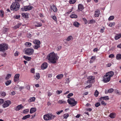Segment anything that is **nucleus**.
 <instances>
[{"mask_svg":"<svg viewBox=\"0 0 121 121\" xmlns=\"http://www.w3.org/2000/svg\"><path fill=\"white\" fill-rule=\"evenodd\" d=\"M59 57L57 54L54 52H52L48 54L46 58L52 63L55 64L56 63V60Z\"/></svg>","mask_w":121,"mask_h":121,"instance_id":"obj_1","label":"nucleus"},{"mask_svg":"<svg viewBox=\"0 0 121 121\" xmlns=\"http://www.w3.org/2000/svg\"><path fill=\"white\" fill-rule=\"evenodd\" d=\"M56 117L55 115L50 114H47L44 115L43 118L45 120L48 121L53 119Z\"/></svg>","mask_w":121,"mask_h":121,"instance_id":"obj_2","label":"nucleus"},{"mask_svg":"<svg viewBox=\"0 0 121 121\" xmlns=\"http://www.w3.org/2000/svg\"><path fill=\"white\" fill-rule=\"evenodd\" d=\"M19 7V4L14 2L12 3L10 7V9L11 10L17 11L18 10Z\"/></svg>","mask_w":121,"mask_h":121,"instance_id":"obj_3","label":"nucleus"},{"mask_svg":"<svg viewBox=\"0 0 121 121\" xmlns=\"http://www.w3.org/2000/svg\"><path fill=\"white\" fill-rule=\"evenodd\" d=\"M69 104L72 105V106L75 105L77 103V102L75 101L74 98H70L67 100Z\"/></svg>","mask_w":121,"mask_h":121,"instance_id":"obj_4","label":"nucleus"},{"mask_svg":"<svg viewBox=\"0 0 121 121\" xmlns=\"http://www.w3.org/2000/svg\"><path fill=\"white\" fill-rule=\"evenodd\" d=\"M8 48L7 45L4 43L0 44V51L3 52L7 50Z\"/></svg>","mask_w":121,"mask_h":121,"instance_id":"obj_5","label":"nucleus"},{"mask_svg":"<svg viewBox=\"0 0 121 121\" xmlns=\"http://www.w3.org/2000/svg\"><path fill=\"white\" fill-rule=\"evenodd\" d=\"M34 52L33 49L28 48L26 49L25 51V54L29 56L32 55Z\"/></svg>","mask_w":121,"mask_h":121,"instance_id":"obj_6","label":"nucleus"},{"mask_svg":"<svg viewBox=\"0 0 121 121\" xmlns=\"http://www.w3.org/2000/svg\"><path fill=\"white\" fill-rule=\"evenodd\" d=\"M110 77L108 76L106 74L103 77V80L104 82H107L110 81Z\"/></svg>","mask_w":121,"mask_h":121,"instance_id":"obj_7","label":"nucleus"},{"mask_svg":"<svg viewBox=\"0 0 121 121\" xmlns=\"http://www.w3.org/2000/svg\"><path fill=\"white\" fill-rule=\"evenodd\" d=\"M87 78L89 79V80L87 81V82L88 83H92L95 81L94 79L92 78V76L88 77Z\"/></svg>","mask_w":121,"mask_h":121,"instance_id":"obj_8","label":"nucleus"},{"mask_svg":"<svg viewBox=\"0 0 121 121\" xmlns=\"http://www.w3.org/2000/svg\"><path fill=\"white\" fill-rule=\"evenodd\" d=\"M33 8L32 6L30 5L24 6V9L25 11H27L31 10Z\"/></svg>","mask_w":121,"mask_h":121,"instance_id":"obj_9","label":"nucleus"},{"mask_svg":"<svg viewBox=\"0 0 121 121\" xmlns=\"http://www.w3.org/2000/svg\"><path fill=\"white\" fill-rule=\"evenodd\" d=\"M48 66L47 63L45 62H44L42 64L41 66V69L42 70L45 69L47 68Z\"/></svg>","mask_w":121,"mask_h":121,"instance_id":"obj_10","label":"nucleus"},{"mask_svg":"<svg viewBox=\"0 0 121 121\" xmlns=\"http://www.w3.org/2000/svg\"><path fill=\"white\" fill-rule=\"evenodd\" d=\"M20 74H17L15 75L14 77V82H15L18 81L19 80V78Z\"/></svg>","mask_w":121,"mask_h":121,"instance_id":"obj_11","label":"nucleus"},{"mask_svg":"<svg viewBox=\"0 0 121 121\" xmlns=\"http://www.w3.org/2000/svg\"><path fill=\"white\" fill-rule=\"evenodd\" d=\"M109 99L108 96H106L104 97H101L99 98L100 101H102L103 100H107Z\"/></svg>","mask_w":121,"mask_h":121,"instance_id":"obj_12","label":"nucleus"},{"mask_svg":"<svg viewBox=\"0 0 121 121\" xmlns=\"http://www.w3.org/2000/svg\"><path fill=\"white\" fill-rule=\"evenodd\" d=\"M23 107V106L22 105L20 104L18 105L15 108V110L16 111H19Z\"/></svg>","mask_w":121,"mask_h":121,"instance_id":"obj_13","label":"nucleus"},{"mask_svg":"<svg viewBox=\"0 0 121 121\" xmlns=\"http://www.w3.org/2000/svg\"><path fill=\"white\" fill-rule=\"evenodd\" d=\"M108 76L111 78L114 74V73L112 71H111L107 73L106 74Z\"/></svg>","mask_w":121,"mask_h":121,"instance_id":"obj_14","label":"nucleus"},{"mask_svg":"<svg viewBox=\"0 0 121 121\" xmlns=\"http://www.w3.org/2000/svg\"><path fill=\"white\" fill-rule=\"evenodd\" d=\"M121 37V33L119 34H117L115 37V39L116 40H117Z\"/></svg>","mask_w":121,"mask_h":121,"instance_id":"obj_15","label":"nucleus"},{"mask_svg":"<svg viewBox=\"0 0 121 121\" xmlns=\"http://www.w3.org/2000/svg\"><path fill=\"white\" fill-rule=\"evenodd\" d=\"M33 43L36 45H40V41L38 40L35 39L33 41Z\"/></svg>","mask_w":121,"mask_h":121,"instance_id":"obj_16","label":"nucleus"},{"mask_svg":"<svg viewBox=\"0 0 121 121\" xmlns=\"http://www.w3.org/2000/svg\"><path fill=\"white\" fill-rule=\"evenodd\" d=\"M36 110V108H31L30 110V113L32 114L35 112Z\"/></svg>","mask_w":121,"mask_h":121,"instance_id":"obj_17","label":"nucleus"},{"mask_svg":"<svg viewBox=\"0 0 121 121\" xmlns=\"http://www.w3.org/2000/svg\"><path fill=\"white\" fill-rule=\"evenodd\" d=\"M23 58H24L25 60L27 61H29L31 60V57L26 56H23Z\"/></svg>","mask_w":121,"mask_h":121,"instance_id":"obj_18","label":"nucleus"},{"mask_svg":"<svg viewBox=\"0 0 121 121\" xmlns=\"http://www.w3.org/2000/svg\"><path fill=\"white\" fill-rule=\"evenodd\" d=\"M84 8L83 5L81 4H79L78 6V9L80 11H81Z\"/></svg>","mask_w":121,"mask_h":121,"instance_id":"obj_19","label":"nucleus"},{"mask_svg":"<svg viewBox=\"0 0 121 121\" xmlns=\"http://www.w3.org/2000/svg\"><path fill=\"white\" fill-rule=\"evenodd\" d=\"M80 25L78 22H75L73 23V26L77 27H78Z\"/></svg>","mask_w":121,"mask_h":121,"instance_id":"obj_20","label":"nucleus"},{"mask_svg":"<svg viewBox=\"0 0 121 121\" xmlns=\"http://www.w3.org/2000/svg\"><path fill=\"white\" fill-rule=\"evenodd\" d=\"M36 98L34 97H33L30 98L28 101L29 102H31L34 101L35 100Z\"/></svg>","mask_w":121,"mask_h":121,"instance_id":"obj_21","label":"nucleus"},{"mask_svg":"<svg viewBox=\"0 0 121 121\" xmlns=\"http://www.w3.org/2000/svg\"><path fill=\"white\" fill-rule=\"evenodd\" d=\"M109 117L112 118H113L116 117V114L115 113H111L109 115Z\"/></svg>","mask_w":121,"mask_h":121,"instance_id":"obj_22","label":"nucleus"},{"mask_svg":"<svg viewBox=\"0 0 121 121\" xmlns=\"http://www.w3.org/2000/svg\"><path fill=\"white\" fill-rule=\"evenodd\" d=\"M95 22V21L94 19H92L88 21V24H92Z\"/></svg>","mask_w":121,"mask_h":121,"instance_id":"obj_23","label":"nucleus"},{"mask_svg":"<svg viewBox=\"0 0 121 121\" xmlns=\"http://www.w3.org/2000/svg\"><path fill=\"white\" fill-rule=\"evenodd\" d=\"M30 117V114H28L24 116L22 118V119L23 120H25L27 118H29Z\"/></svg>","mask_w":121,"mask_h":121,"instance_id":"obj_24","label":"nucleus"},{"mask_svg":"<svg viewBox=\"0 0 121 121\" xmlns=\"http://www.w3.org/2000/svg\"><path fill=\"white\" fill-rule=\"evenodd\" d=\"M63 76V75L62 74H59L57 75L56 76V78L58 79H60L62 78Z\"/></svg>","mask_w":121,"mask_h":121,"instance_id":"obj_25","label":"nucleus"},{"mask_svg":"<svg viewBox=\"0 0 121 121\" xmlns=\"http://www.w3.org/2000/svg\"><path fill=\"white\" fill-rule=\"evenodd\" d=\"M116 59L117 60H120L121 59V54L119 53L116 55Z\"/></svg>","mask_w":121,"mask_h":121,"instance_id":"obj_26","label":"nucleus"},{"mask_svg":"<svg viewBox=\"0 0 121 121\" xmlns=\"http://www.w3.org/2000/svg\"><path fill=\"white\" fill-rule=\"evenodd\" d=\"M51 8L54 12H56L57 11V9L56 7L54 5H53L51 7Z\"/></svg>","mask_w":121,"mask_h":121,"instance_id":"obj_27","label":"nucleus"},{"mask_svg":"<svg viewBox=\"0 0 121 121\" xmlns=\"http://www.w3.org/2000/svg\"><path fill=\"white\" fill-rule=\"evenodd\" d=\"M35 78L37 80L38 79L40 78V74L38 73H36V75L35 76Z\"/></svg>","mask_w":121,"mask_h":121,"instance_id":"obj_28","label":"nucleus"},{"mask_svg":"<svg viewBox=\"0 0 121 121\" xmlns=\"http://www.w3.org/2000/svg\"><path fill=\"white\" fill-rule=\"evenodd\" d=\"M3 107V108H5L8 107V101H6L2 105Z\"/></svg>","mask_w":121,"mask_h":121,"instance_id":"obj_29","label":"nucleus"},{"mask_svg":"<svg viewBox=\"0 0 121 121\" xmlns=\"http://www.w3.org/2000/svg\"><path fill=\"white\" fill-rule=\"evenodd\" d=\"M115 25V22H113L110 23L108 25V26L109 27H112L113 26Z\"/></svg>","mask_w":121,"mask_h":121,"instance_id":"obj_30","label":"nucleus"},{"mask_svg":"<svg viewBox=\"0 0 121 121\" xmlns=\"http://www.w3.org/2000/svg\"><path fill=\"white\" fill-rule=\"evenodd\" d=\"M25 44L26 47H29L31 45V44L29 42H26L25 43Z\"/></svg>","mask_w":121,"mask_h":121,"instance_id":"obj_31","label":"nucleus"},{"mask_svg":"<svg viewBox=\"0 0 121 121\" xmlns=\"http://www.w3.org/2000/svg\"><path fill=\"white\" fill-rule=\"evenodd\" d=\"M100 14V11L98 10H96L95 12V15H99Z\"/></svg>","mask_w":121,"mask_h":121,"instance_id":"obj_32","label":"nucleus"},{"mask_svg":"<svg viewBox=\"0 0 121 121\" xmlns=\"http://www.w3.org/2000/svg\"><path fill=\"white\" fill-rule=\"evenodd\" d=\"M21 25V24L20 23H18L14 26V29H17Z\"/></svg>","mask_w":121,"mask_h":121,"instance_id":"obj_33","label":"nucleus"},{"mask_svg":"<svg viewBox=\"0 0 121 121\" xmlns=\"http://www.w3.org/2000/svg\"><path fill=\"white\" fill-rule=\"evenodd\" d=\"M73 38L72 36H68L66 39V40L67 41H70L72 39H73Z\"/></svg>","mask_w":121,"mask_h":121,"instance_id":"obj_34","label":"nucleus"},{"mask_svg":"<svg viewBox=\"0 0 121 121\" xmlns=\"http://www.w3.org/2000/svg\"><path fill=\"white\" fill-rule=\"evenodd\" d=\"M65 102L63 100H59L58 101V103L59 104H65Z\"/></svg>","mask_w":121,"mask_h":121,"instance_id":"obj_35","label":"nucleus"},{"mask_svg":"<svg viewBox=\"0 0 121 121\" xmlns=\"http://www.w3.org/2000/svg\"><path fill=\"white\" fill-rule=\"evenodd\" d=\"M73 7H72V8L69 10L68 12H67L66 13L67 14H69L71 13L73 10Z\"/></svg>","mask_w":121,"mask_h":121,"instance_id":"obj_36","label":"nucleus"},{"mask_svg":"<svg viewBox=\"0 0 121 121\" xmlns=\"http://www.w3.org/2000/svg\"><path fill=\"white\" fill-rule=\"evenodd\" d=\"M40 47V45H39L35 44L34 47V48L35 49H37L38 48H39Z\"/></svg>","mask_w":121,"mask_h":121,"instance_id":"obj_37","label":"nucleus"},{"mask_svg":"<svg viewBox=\"0 0 121 121\" xmlns=\"http://www.w3.org/2000/svg\"><path fill=\"white\" fill-rule=\"evenodd\" d=\"M105 29V28L104 27H102V28H101L100 30V32L101 33H103L104 32Z\"/></svg>","mask_w":121,"mask_h":121,"instance_id":"obj_38","label":"nucleus"},{"mask_svg":"<svg viewBox=\"0 0 121 121\" xmlns=\"http://www.w3.org/2000/svg\"><path fill=\"white\" fill-rule=\"evenodd\" d=\"M82 20L84 21V23L86 24H88V21H87L86 19L85 18H82Z\"/></svg>","mask_w":121,"mask_h":121,"instance_id":"obj_39","label":"nucleus"},{"mask_svg":"<svg viewBox=\"0 0 121 121\" xmlns=\"http://www.w3.org/2000/svg\"><path fill=\"white\" fill-rule=\"evenodd\" d=\"M42 25V24L41 23H37V24L35 25V26L37 27H40Z\"/></svg>","mask_w":121,"mask_h":121,"instance_id":"obj_40","label":"nucleus"},{"mask_svg":"<svg viewBox=\"0 0 121 121\" xmlns=\"http://www.w3.org/2000/svg\"><path fill=\"white\" fill-rule=\"evenodd\" d=\"M114 91V90L112 88H110L108 90L107 92L109 93H111L112 92Z\"/></svg>","mask_w":121,"mask_h":121,"instance_id":"obj_41","label":"nucleus"},{"mask_svg":"<svg viewBox=\"0 0 121 121\" xmlns=\"http://www.w3.org/2000/svg\"><path fill=\"white\" fill-rule=\"evenodd\" d=\"M99 94L98 91L97 90H96L95 92L94 95L96 97H97L98 96Z\"/></svg>","mask_w":121,"mask_h":121,"instance_id":"obj_42","label":"nucleus"},{"mask_svg":"<svg viewBox=\"0 0 121 121\" xmlns=\"http://www.w3.org/2000/svg\"><path fill=\"white\" fill-rule=\"evenodd\" d=\"M114 18V16H111L108 18V20L109 21L112 20Z\"/></svg>","mask_w":121,"mask_h":121,"instance_id":"obj_43","label":"nucleus"},{"mask_svg":"<svg viewBox=\"0 0 121 121\" xmlns=\"http://www.w3.org/2000/svg\"><path fill=\"white\" fill-rule=\"evenodd\" d=\"M76 2L75 0H70L69 3L70 4H73Z\"/></svg>","mask_w":121,"mask_h":121,"instance_id":"obj_44","label":"nucleus"},{"mask_svg":"<svg viewBox=\"0 0 121 121\" xmlns=\"http://www.w3.org/2000/svg\"><path fill=\"white\" fill-rule=\"evenodd\" d=\"M8 30V29L7 28H4L3 30V32L4 33H5Z\"/></svg>","mask_w":121,"mask_h":121,"instance_id":"obj_45","label":"nucleus"},{"mask_svg":"<svg viewBox=\"0 0 121 121\" xmlns=\"http://www.w3.org/2000/svg\"><path fill=\"white\" fill-rule=\"evenodd\" d=\"M69 115L67 113L65 114L64 116V118L66 119L67 118V117H69Z\"/></svg>","mask_w":121,"mask_h":121,"instance_id":"obj_46","label":"nucleus"},{"mask_svg":"<svg viewBox=\"0 0 121 121\" xmlns=\"http://www.w3.org/2000/svg\"><path fill=\"white\" fill-rule=\"evenodd\" d=\"M100 105V104L99 102H97L95 104V106L96 107H98Z\"/></svg>","mask_w":121,"mask_h":121,"instance_id":"obj_47","label":"nucleus"},{"mask_svg":"<svg viewBox=\"0 0 121 121\" xmlns=\"http://www.w3.org/2000/svg\"><path fill=\"white\" fill-rule=\"evenodd\" d=\"M29 110L28 109H26L24 110L23 111V113H26L27 112H28Z\"/></svg>","mask_w":121,"mask_h":121,"instance_id":"obj_48","label":"nucleus"},{"mask_svg":"<svg viewBox=\"0 0 121 121\" xmlns=\"http://www.w3.org/2000/svg\"><path fill=\"white\" fill-rule=\"evenodd\" d=\"M52 17L53 19L55 21L57 22V19L55 16H52Z\"/></svg>","mask_w":121,"mask_h":121,"instance_id":"obj_49","label":"nucleus"},{"mask_svg":"<svg viewBox=\"0 0 121 121\" xmlns=\"http://www.w3.org/2000/svg\"><path fill=\"white\" fill-rule=\"evenodd\" d=\"M1 95L3 96H5L6 95V93L5 92H2L0 93Z\"/></svg>","mask_w":121,"mask_h":121,"instance_id":"obj_50","label":"nucleus"},{"mask_svg":"<svg viewBox=\"0 0 121 121\" xmlns=\"http://www.w3.org/2000/svg\"><path fill=\"white\" fill-rule=\"evenodd\" d=\"M23 0H15V2L17 3L21 2Z\"/></svg>","mask_w":121,"mask_h":121,"instance_id":"obj_51","label":"nucleus"},{"mask_svg":"<svg viewBox=\"0 0 121 121\" xmlns=\"http://www.w3.org/2000/svg\"><path fill=\"white\" fill-rule=\"evenodd\" d=\"M73 94L72 93H69L67 95V98H69L70 96H73Z\"/></svg>","mask_w":121,"mask_h":121,"instance_id":"obj_52","label":"nucleus"},{"mask_svg":"<svg viewBox=\"0 0 121 121\" xmlns=\"http://www.w3.org/2000/svg\"><path fill=\"white\" fill-rule=\"evenodd\" d=\"M27 37L28 38H30L31 37L32 35L30 33H28L27 35Z\"/></svg>","mask_w":121,"mask_h":121,"instance_id":"obj_53","label":"nucleus"},{"mask_svg":"<svg viewBox=\"0 0 121 121\" xmlns=\"http://www.w3.org/2000/svg\"><path fill=\"white\" fill-rule=\"evenodd\" d=\"M62 92V91L61 90H58L57 91H56L57 95H59L60 94V93H61Z\"/></svg>","mask_w":121,"mask_h":121,"instance_id":"obj_54","label":"nucleus"},{"mask_svg":"<svg viewBox=\"0 0 121 121\" xmlns=\"http://www.w3.org/2000/svg\"><path fill=\"white\" fill-rule=\"evenodd\" d=\"M101 104L102 105H103L104 106H106L107 104V103L104 101H101Z\"/></svg>","mask_w":121,"mask_h":121,"instance_id":"obj_55","label":"nucleus"},{"mask_svg":"<svg viewBox=\"0 0 121 121\" xmlns=\"http://www.w3.org/2000/svg\"><path fill=\"white\" fill-rule=\"evenodd\" d=\"M19 52L18 51H16L14 53V56H17L18 55Z\"/></svg>","mask_w":121,"mask_h":121,"instance_id":"obj_56","label":"nucleus"},{"mask_svg":"<svg viewBox=\"0 0 121 121\" xmlns=\"http://www.w3.org/2000/svg\"><path fill=\"white\" fill-rule=\"evenodd\" d=\"M66 83L68 84L69 82V78H68L66 79Z\"/></svg>","mask_w":121,"mask_h":121,"instance_id":"obj_57","label":"nucleus"},{"mask_svg":"<svg viewBox=\"0 0 121 121\" xmlns=\"http://www.w3.org/2000/svg\"><path fill=\"white\" fill-rule=\"evenodd\" d=\"M61 48V46H59L56 48V49L57 51H59Z\"/></svg>","mask_w":121,"mask_h":121,"instance_id":"obj_58","label":"nucleus"},{"mask_svg":"<svg viewBox=\"0 0 121 121\" xmlns=\"http://www.w3.org/2000/svg\"><path fill=\"white\" fill-rule=\"evenodd\" d=\"M63 111L62 110H60V111L58 112H56V113L57 115H59Z\"/></svg>","mask_w":121,"mask_h":121,"instance_id":"obj_59","label":"nucleus"},{"mask_svg":"<svg viewBox=\"0 0 121 121\" xmlns=\"http://www.w3.org/2000/svg\"><path fill=\"white\" fill-rule=\"evenodd\" d=\"M70 17L72 18H76L77 17V16H70Z\"/></svg>","mask_w":121,"mask_h":121,"instance_id":"obj_60","label":"nucleus"},{"mask_svg":"<svg viewBox=\"0 0 121 121\" xmlns=\"http://www.w3.org/2000/svg\"><path fill=\"white\" fill-rule=\"evenodd\" d=\"M4 12L3 10H2L0 11V15H4Z\"/></svg>","mask_w":121,"mask_h":121,"instance_id":"obj_61","label":"nucleus"},{"mask_svg":"<svg viewBox=\"0 0 121 121\" xmlns=\"http://www.w3.org/2000/svg\"><path fill=\"white\" fill-rule=\"evenodd\" d=\"M92 85L91 84H90L86 86L85 87V88L87 89L90 88L92 86Z\"/></svg>","mask_w":121,"mask_h":121,"instance_id":"obj_62","label":"nucleus"},{"mask_svg":"<svg viewBox=\"0 0 121 121\" xmlns=\"http://www.w3.org/2000/svg\"><path fill=\"white\" fill-rule=\"evenodd\" d=\"M114 56V55L113 54H111L109 56V58H113Z\"/></svg>","mask_w":121,"mask_h":121,"instance_id":"obj_63","label":"nucleus"},{"mask_svg":"<svg viewBox=\"0 0 121 121\" xmlns=\"http://www.w3.org/2000/svg\"><path fill=\"white\" fill-rule=\"evenodd\" d=\"M26 87V89L28 90H29L30 89V86L29 85H27Z\"/></svg>","mask_w":121,"mask_h":121,"instance_id":"obj_64","label":"nucleus"}]
</instances>
